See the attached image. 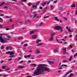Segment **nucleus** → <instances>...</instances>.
Returning <instances> with one entry per match:
<instances>
[{
	"label": "nucleus",
	"instance_id": "nucleus-45",
	"mask_svg": "<svg viewBox=\"0 0 77 77\" xmlns=\"http://www.w3.org/2000/svg\"><path fill=\"white\" fill-rule=\"evenodd\" d=\"M67 61L66 60H63V62L64 63V62H67Z\"/></svg>",
	"mask_w": 77,
	"mask_h": 77
},
{
	"label": "nucleus",
	"instance_id": "nucleus-8",
	"mask_svg": "<svg viewBox=\"0 0 77 77\" xmlns=\"http://www.w3.org/2000/svg\"><path fill=\"white\" fill-rule=\"evenodd\" d=\"M72 8H75V4H73V5H71Z\"/></svg>",
	"mask_w": 77,
	"mask_h": 77
},
{
	"label": "nucleus",
	"instance_id": "nucleus-16",
	"mask_svg": "<svg viewBox=\"0 0 77 77\" xmlns=\"http://www.w3.org/2000/svg\"><path fill=\"white\" fill-rule=\"evenodd\" d=\"M46 3H47L46 2H44V3H42V6H45V5H46Z\"/></svg>",
	"mask_w": 77,
	"mask_h": 77
},
{
	"label": "nucleus",
	"instance_id": "nucleus-33",
	"mask_svg": "<svg viewBox=\"0 0 77 77\" xmlns=\"http://www.w3.org/2000/svg\"><path fill=\"white\" fill-rule=\"evenodd\" d=\"M58 51V49H55L54 50V52H57Z\"/></svg>",
	"mask_w": 77,
	"mask_h": 77
},
{
	"label": "nucleus",
	"instance_id": "nucleus-18",
	"mask_svg": "<svg viewBox=\"0 0 77 77\" xmlns=\"http://www.w3.org/2000/svg\"><path fill=\"white\" fill-rule=\"evenodd\" d=\"M55 20H56L57 21H60L58 19V18L57 17H55Z\"/></svg>",
	"mask_w": 77,
	"mask_h": 77
},
{
	"label": "nucleus",
	"instance_id": "nucleus-31",
	"mask_svg": "<svg viewBox=\"0 0 77 77\" xmlns=\"http://www.w3.org/2000/svg\"><path fill=\"white\" fill-rule=\"evenodd\" d=\"M57 37H56V41H57V42H58V43H60V42H59V41L58 40V39H57Z\"/></svg>",
	"mask_w": 77,
	"mask_h": 77
},
{
	"label": "nucleus",
	"instance_id": "nucleus-24",
	"mask_svg": "<svg viewBox=\"0 0 77 77\" xmlns=\"http://www.w3.org/2000/svg\"><path fill=\"white\" fill-rule=\"evenodd\" d=\"M48 63H54V62H52V61H48Z\"/></svg>",
	"mask_w": 77,
	"mask_h": 77
},
{
	"label": "nucleus",
	"instance_id": "nucleus-57",
	"mask_svg": "<svg viewBox=\"0 0 77 77\" xmlns=\"http://www.w3.org/2000/svg\"><path fill=\"white\" fill-rule=\"evenodd\" d=\"M72 72V71L71 70L69 72H68L69 73H70V72Z\"/></svg>",
	"mask_w": 77,
	"mask_h": 77
},
{
	"label": "nucleus",
	"instance_id": "nucleus-30",
	"mask_svg": "<svg viewBox=\"0 0 77 77\" xmlns=\"http://www.w3.org/2000/svg\"><path fill=\"white\" fill-rule=\"evenodd\" d=\"M27 1V0H22L21 2H26Z\"/></svg>",
	"mask_w": 77,
	"mask_h": 77
},
{
	"label": "nucleus",
	"instance_id": "nucleus-50",
	"mask_svg": "<svg viewBox=\"0 0 77 77\" xmlns=\"http://www.w3.org/2000/svg\"><path fill=\"white\" fill-rule=\"evenodd\" d=\"M31 56V55H27V57H30V56Z\"/></svg>",
	"mask_w": 77,
	"mask_h": 77
},
{
	"label": "nucleus",
	"instance_id": "nucleus-34",
	"mask_svg": "<svg viewBox=\"0 0 77 77\" xmlns=\"http://www.w3.org/2000/svg\"><path fill=\"white\" fill-rule=\"evenodd\" d=\"M5 48L6 50H9V46H7Z\"/></svg>",
	"mask_w": 77,
	"mask_h": 77
},
{
	"label": "nucleus",
	"instance_id": "nucleus-38",
	"mask_svg": "<svg viewBox=\"0 0 77 77\" xmlns=\"http://www.w3.org/2000/svg\"><path fill=\"white\" fill-rule=\"evenodd\" d=\"M42 23H40L39 24V27H41V26H42Z\"/></svg>",
	"mask_w": 77,
	"mask_h": 77
},
{
	"label": "nucleus",
	"instance_id": "nucleus-63",
	"mask_svg": "<svg viewBox=\"0 0 77 77\" xmlns=\"http://www.w3.org/2000/svg\"><path fill=\"white\" fill-rule=\"evenodd\" d=\"M24 57L25 58H26V57H27V56H26V55H24Z\"/></svg>",
	"mask_w": 77,
	"mask_h": 77
},
{
	"label": "nucleus",
	"instance_id": "nucleus-22",
	"mask_svg": "<svg viewBox=\"0 0 77 77\" xmlns=\"http://www.w3.org/2000/svg\"><path fill=\"white\" fill-rule=\"evenodd\" d=\"M5 2H3L0 5V6H2V5H4L5 4Z\"/></svg>",
	"mask_w": 77,
	"mask_h": 77
},
{
	"label": "nucleus",
	"instance_id": "nucleus-3",
	"mask_svg": "<svg viewBox=\"0 0 77 77\" xmlns=\"http://www.w3.org/2000/svg\"><path fill=\"white\" fill-rule=\"evenodd\" d=\"M1 36H0V40L1 42H5V41L3 40V38H2V35H7L6 34H1L0 35Z\"/></svg>",
	"mask_w": 77,
	"mask_h": 77
},
{
	"label": "nucleus",
	"instance_id": "nucleus-48",
	"mask_svg": "<svg viewBox=\"0 0 77 77\" xmlns=\"http://www.w3.org/2000/svg\"><path fill=\"white\" fill-rule=\"evenodd\" d=\"M69 37L70 38H71V37H72V35H71V33H69Z\"/></svg>",
	"mask_w": 77,
	"mask_h": 77
},
{
	"label": "nucleus",
	"instance_id": "nucleus-10",
	"mask_svg": "<svg viewBox=\"0 0 77 77\" xmlns=\"http://www.w3.org/2000/svg\"><path fill=\"white\" fill-rule=\"evenodd\" d=\"M18 68H24V66H18Z\"/></svg>",
	"mask_w": 77,
	"mask_h": 77
},
{
	"label": "nucleus",
	"instance_id": "nucleus-41",
	"mask_svg": "<svg viewBox=\"0 0 77 77\" xmlns=\"http://www.w3.org/2000/svg\"><path fill=\"white\" fill-rule=\"evenodd\" d=\"M57 2V0L53 2L54 3H56Z\"/></svg>",
	"mask_w": 77,
	"mask_h": 77
},
{
	"label": "nucleus",
	"instance_id": "nucleus-39",
	"mask_svg": "<svg viewBox=\"0 0 77 77\" xmlns=\"http://www.w3.org/2000/svg\"><path fill=\"white\" fill-rule=\"evenodd\" d=\"M69 11H67V15L68 16V15H69Z\"/></svg>",
	"mask_w": 77,
	"mask_h": 77
},
{
	"label": "nucleus",
	"instance_id": "nucleus-13",
	"mask_svg": "<svg viewBox=\"0 0 77 77\" xmlns=\"http://www.w3.org/2000/svg\"><path fill=\"white\" fill-rule=\"evenodd\" d=\"M23 39V38L22 37H19L18 38V40H21V39Z\"/></svg>",
	"mask_w": 77,
	"mask_h": 77
},
{
	"label": "nucleus",
	"instance_id": "nucleus-36",
	"mask_svg": "<svg viewBox=\"0 0 77 77\" xmlns=\"http://www.w3.org/2000/svg\"><path fill=\"white\" fill-rule=\"evenodd\" d=\"M27 5L28 6H31V4L30 3H28Z\"/></svg>",
	"mask_w": 77,
	"mask_h": 77
},
{
	"label": "nucleus",
	"instance_id": "nucleus-25",
	"mask_svg": "<svg viewBox=\"0 0 77 77\" xmlns=\"http://www.w3.org/2000/svg\"><path fill=\"white\" fill-rule=\"evenodd\" d=\"M37 16V14H35V15H34V16L32 17V18H35Z\"/></svg>",
	"mask_w": 77,
	"mask_h": 77
},
{
	"label": "nucleus",
	"instance_id": "nucleus-27",
	"mask_svg": "<svg viewBox=\"0 0 77 77\" xmlns=\"http://www.w3.org/2000/svg\"><path fill=\"white\" fill-rule=\"evenodd\" d=\"M0 21L1 22H3V20L1 17H0Z\"/></svg>",
	"mask_w": 77,
	"mask_h": 77
},
{
	"label": "nucleus",
	"instance_id": "nucleus-47",
	"mask_svg": "<svg viewBox=\"0 0 77 77\" xmlns=\"http://www.w3.org/2000/svg\"><path fill=\"white\" fill-rule=\"evenodd\" d=\"M24 46H25V47H26V46H27V44H24Z\"/></svg>",
	"mask_w": 77,
	"mask_h": 77
},
{
	"label": "nucleus",
	"instance_id": "nucleus-52",
	"mask_svg": "<svg viewBox=\"0 0 77 77\" xmlns=\"http://www.w3.org/2000/svg\"><path fill=\"white\" fill-rule=\"evenodd\" d=\"M4 8H5V9H8V7L6 6H5L4 7Z\"/></svg>",
	"mask_w": 77,
	"mask_h": 77
},
{
	"label": "nucleus",
	"instance_id": "nucleus-64",
	"mask_svg": "<svg viewBox=\"0 0 77 77\" xmlns=\"http://www.w3.org/2000/svg\"><path fill=\"white\" fill-rule=\"evenodd\" d=\"M27 77H32V75L28 76Z\"/></svg>",
	"mask_w": 77,
	"mask_h": 77
},
{
	"label": "nucleus",
	"instance_id": "nucleus-7",
	"mask_svg": "<svg viewBox=\"0 0 77 77\" xmlns=\"http://www.w3.org/2000/svg\"><path fill=\"white\" fill-rule=\"evenodd\" d=\"M36 8H37V5H32L31 8H34V9H35Z\"/></svg>",
	"mask_w": 77,
	"mask_h": 77
},
{
	"label": "nucleus",
	"instance_id": "nucleus-4",
	"mask_svg": "<svg viewBox=\"0 0 77 77\" xmlns=\"http://www.w3.org/2000/svg\"><path fill=\"white\" fill-rule=\"evenodd\" d=\"M6 54H10V55H14V52L11 51H8L6 52Z\"/></svg>",
	"mask_w": 77,
	"mask_h": 77
},
{
	"label": "nucleus",
	"instance_id": "nucleus-35",
	"mask_svg": "<svg viewBox=\"0 0 77 77\" xmlns=\"http://www.w3.org/2000/svg\"><path fill=\"white\" fill-rule=\"evenodd\" d=\"M50 2H51V0H50L47 3V4L48 5L50 3Z\"/></svg>",
	"mask_w": 77,
	"mask_h": 77
},
{
	"label": "nucleus",
	"instance_id": "nucleus-23",
	"mask_svg": "<svg viewBox=\"0 0 77 77\" xmlns=\"http://www.w3.org/2000/svg\"><path fill=\"white\" fill-rule=\"evenodd\" d=\"M6 70H7V71H9V69H9V67L6 66V68L5 69Z\"/></svg>",
	"mask_w": 77,
	"mask_h": 77
},
{
	"label": "nucleus",
	"instance_id": "nucleus-37",
	"mask_svg": "<svg viewBox=\"0 0 77 77\" xmlns=\"http://www.w3.org/2000/svg\"><path fill=\"white\" fill-rule=\"evenodd\" d=\"M8 48L10 50H12V47H11V46H8Z\"/></svg>",
	"mask_w": 77,
	"mask_h": 77
},
{
	"label": "nucleus",
	"instance_id": "nucleus-54",
	"mask_svg": "<svg viewBox=\"0 0 77 77\" xmlns=\"http://www.w3.org/2000/svg\"><path fill=\"white\" fill-rule=\"evenodd\" d=\"M2 25H0V29H2Z\"/></svg>",
	"mask_w": 77,
	"mask_h": 77
},
{
	"label": "nucleus",
	"instance_id": "nucleus-56",
	"mask_svg": "<svg viewBox=\"0 0 77 77\" xmlns=\"http://www.w3.org/2000/svg\"><path fill=\"white\" fill-rule=\"evenodd\" d=\"M32 51V50H30L28 51V52H29V53H31Z\"/></svg>",
	"mask_w": 77,
	"mask_h": 77
},
{
	"label": "nucleus",
	"instance_id": "nucleus-53",
	"mask_svg": "<svg viewBox=\"0 0 77 77\" xmlns=\"http://www.w3.org/2000/svg\"><path fill=\"white\" fill-rule=\"evenodd\" d=\"M23 60L21 61H20V63H23Z\"/></svg>",
	"mask_w": 77,
	"mask_h": 77
},
{
	"label": "nucleus",
	"instance_id": "nucleus-42",
	"mask_svg": "<svg viewBox=\"0 0 77 77\" xmlns=\"http://www.w3.org/2000/svg\"><path fill=\"white\" fill-rule=\"evenodd\" d=\"M75 14L76 15H77V9H76V11L75 12Z\"/></svg>",
	"mask_w": 77,
	"mask_h": 77
},
{
	"label": "nucleus",
	"instance_id": "nucleus-55",
	"mask_svg": "<svg viewBox=\"0 0 77 77\" xmlns=\"http://www.w3.org/2000/svg\"><path fill=\"white\" fill-rule=\"evenodd\" d=\"M2 53H3V51H0V54H2Z\"/></svg>",
	"mask_w": 77,
	"mask_h": 77
},
{
	"label": "nucleus",
	"instance_id": "nucleus-46",
	"mask_svg": "<svg viewBox=\"0 0 77 77\" xmlns=\"http://www.w3.org/2000/svg\"><path fill=\"white\" fill-rule=\"evenodd\" d=\"M74 57H75V56H77V53H76L74 55Z\"/></svg>",
	"mask_w": 77,
	"mask_h": 77
},
{
	"label": "nucleus",
	"instance_id": "nucleus-62",
	"mask_svg": "<svg viewBox=\"0 0 77 77\" xmlns=\"http://www.w3.org/2000/svg\"><path fill=\"white\" fill-rule=\"evenodd\" d=\"M13 56H14V55L13 56V55H11V56H10V57H11V58H12V57H13Z\"/></svg>",
	"mask_w": 77,
	"mask_h": 77
},
{
	"label": "nucleus",
	"instance_id": "nucleus-11",
	"mask_svg": "<svg viewBox=\"0 0 77 77\" xmlns=\"http://www.w3.org/2000/svg\"><path fill=\"white\" fill-rule=\"evenodd\" d=\"M72 56L71 55L70 56L69 58V61H71V60H72Z\"/></svg>",
	"mask_w": 77,
	"mask_h": 77
},
{
	"label": "nucleus",
	"instance_id": "nucleus-17",
	"mask_svg": "<svg viewBox=\"0 0 77 77\" xmlns=\"http://www.w3.org/2000/svg\"><path fill=\"white\" fill-rule=\"evenodd\" d=\"M2 69H6V66H2Z\"/></svg>",
	"mask_w": 77,
	"mask_h": 77
},
{
	"label": "nucleus",
	"instance_id": "nucleus-51",
	"mask_svg": "<svg viewBox=\"0 0 77 77\" xmlns=\"http://www.w3.org/2000/svg\"><path fill=\"white\" fill-rule=\"evenodd\" d=\"M39 9H42V6L40 7L39 8Z\"/></svg>",
	"mask_w": 77,
	"mask_h": 77
},
{
	"label": "nucleus",
	"instance_id": "nucleus-44",
	"mask_svg": "<svg viewBox=\"0 0 77 77\" xmlns=\"http://www.w3.org/2000/svg\"><path fill=\"white\" fill-rule=\"evenodd\" d=\"M48 17H49V16H48L45 17L44 19H45V18H48Z\"/></svg>",
	"mask_w": 77,
	"mask_h": 77
},
{
	"label": "nucleus",
	"instance_id": "nucleus-61",
	"mask_svg": "<svg viewBox=\"0 0 77 77\" xmlns=\"http://www.w3.org/2000/svg\"><path fill=\"white\" fill-rule=\"evenodd\" d=\"M12 60V58H10L8 59V60L9 61H10Z\"/></svg>",
	"mask_w": 77,
	"mask_h": 77
},
{
	"label": "nucleus",
	"instance_id": "nucleus-15",
	"mask_svg": "<svg viewBox=\"0 0 77 77\" xmlns=\"http://www.w3.org/2000/svg\"><path fill=\"white\" fill-rule=\"evenodd\" d=\"M60 32H62L63 31V30L62 29V27H61L60 26Z\"/></svg>",
	"mask_w": 77,
	"mask_h": 77
},
{
	"label": "nucleus",
	"instance_id": "nucleus-59",
	"mask_svg": "<svg viewBox=\"0 0 77 77\" xmlns=\"http://www.w3.org/2000/svg\"><path fill=\"white\" fill-rule=\"evenodd\" d=\"M64 19L66 21V20H67V19L66 17H64Z\"/></svg>",
	"mask_w": 77,
	"mask_h": 77
},
{
	"label": "nucleus",
	"instance_id": "nucleus-19",
	"mask_svg": "<svg viewBox=\"0 0 77 77\" xmlns=\"http://www.w3.org/2000/svg\"><path fill=\"white\" fill-rule=\"evenodd\" d=\"M54 33L52 34L51 35V37L52 38H53V36H54Z\"/></svg>",
	"mask_w": 77,
	"mask_h": 77
},
{
	"label": "nucleus",
	"instance_id": "nucleus-21",
	"mask_svg": "<svg viewBox=\"0 0 77 77\" xmlns=\"http://www.w3.org/2000/svg\"><path fill=\"white\" fill-rule=\"evenodd\" d=\"M62 49L64 51H66V48H62Z\"/></svg>",
	"mask_w": 77,
	"mask_h": 77
},
{
	"label": "nucleus",
	"instance_id": "nucleus-60",
	"mask_svg": "<svg viewBox=\"0 0 77 77\" xmlns=\"http://www.w3.org/2000/svg\"><path fill=\"white\" fill-rule=\"evenodd\" d=\"M71 68H72V69H73V68H74V66H72L71 67Z\"/></svg>",
	"mask_w": 77,
	"mask_h": 77
},
{
	"label": "nucleus",
	"instance_id": "nucleus-43",
	"mask_svg": "<svg viewBox=\"0 0 77 77\" xmlns=\"http://www.w3.org/2000/svg\"><path fill=\"white\" fill-rule=\"evenodd\" d=\"M66 66L67 65L65 64H62V65H61V66Z\"/></svg>",
	"mask_w": 77,
	"mask_h": 77
},
{
	"label": "nucleus",
	"instance_id": "nucleus-28",
	"mask_svg": "<svg viewBox=\"0 0 77 77\" xmlns=\"http://www.w3.org/2000/svg\"><path fill=\"white\" fill-rule=\"evenodd\" d=\"M34 32H35L34 31H32L30 32V35H32V34H33V33H34Z\"/></svg>",
	"mask_w": 77,
	"mask_h": 77
},
{
	"label": "nucleus",
	"instance_id": "nucleus-49",
	"mask_svg": "<svg viewBox=\"0 0 77 77\" xmlns=\"http://www.w3.org/2000/svg\"><path fill=\"white\" fill-rule=\"evenodd\" d=\"M5 16V14H2L1 15V17H4Z\"/></svg>",
	"mask_w": 77,
	"mask_h": 77
},
{
	"label": "nucleus",
	"instance_id": "nucleus-12",
	"mask_svg": "<svg viewBox=\"0 0 77 77\" xmlns=\"http://www.w3.org/2000/svg\"><path fill=\"white\" fill-rule=\"evenodd\" d=\"M8 38H6L5 39V40H6L7 41L8 40H9L10 39H11V37L10 36H8Z\"/></svg>",
	"mask_w": 77,
	"mask_h": 77
},
{
	"label": "nucleus",
	"instance_id": "nucleus-9",
	"mask_svg": "<svg viewBox=\"0 0 77 77\" xmlns=\"http://www.w3.org/2000/svg\"><path fill=\"white\" fill-rule=\"evenodd\" d=\"M53 40V37H50V38L49 39V40L50 41H52Z\"/></svg>",
	"mask_w": 77,
	"mask_h": 77
},
{
	"label": "nucleus",
	"instance_id": "nucleus-29",
	"mask_svg": "<svg viewBox=\"0 0 77 77\" xmlns=\"http://www.w3.org/2000/svg\"><path fill=\"white\" fill-rule=\"evenodd\" d=\"M5 18H11V17H9V16H5Z\"/></svg>",
	"mask_w": 77,
	"mask_h": 77
},
{
	"label": "nucleus",
	"instance_id": "nucleus-6",
	"mask_svg": "<svg viewBox=\"0 0 77 77\" xmlns=\"http://www.w3.org/2000/svg\"><path fill=\"white\" fill-rule=\"evenodd\" d=\"M37 37V35H34L32 36V39H36Z\"/></svg>",
	"mask_w": 77,
	"mask_h": 77
},
{
	"label": "nucleus",
	"instance_id": "nucleus-5",
	"mask_svg": "<svg viewBox=\"0 0 77 77\" xmlns=\"http://www.w3.org/2000/svg\"><path fill=\"white\" fill-rule=\"evenodd\" d=\"M60 26H56L54 27V29H55V30H60Z\"/></svg>",
	"mask_w": 77,
	"mask_h": 77
},
{
	"label": "nucleus",
	"instance_id": "nucleus-58",
	"mask_svg": "<svg viewBox=\"0 0 77 77\" xmlns=\"http://www.w3.org/2000/svg\"><path fill=\"white\" fill-rule=\"evenodd\" d=\"M75 39L77 41V35H76V38H75Z\"/></svg>",
	"mask_w": 77,
	"mask_h": 77
},
{
	"label": "nucleus",
	"instance_id": "nucleus-1",
	"mask_svg": "<svg viewBox=\"0 0 77 77\" xmlns=\"http://www.w3.org/2000/svg\"><path fill=\"white\" fill-rule=\"evenodd\" d=\"M42 71H50V69L45 64H40L35 70L33 75H38L41 74Z\"/></svg>",
	"mask_w": 77,
	"mask_h": 77
},
{
	"label": "nucleus",
	"instance_id": "nucleus-26",
	"mask_svg": "<svg viewBox=\"0 0 77 77\" xmlns=\"http://www.w3.org/2000/svg\"><path fill=\"white\" fill-rule=\"evenodd\" d=\"M1 47V50H2L4 48H5V47L3 45Z\"/></svg>",
	"mask_w": 77,
	"mask_h": 77
},
{
	"label": "nucleus",
	"instance_id": "nucleus-40",
	"mask_svg": "<svg viewBox=\"0 0 77 77\" xmlns=\"http://www.w3.org/2000/svg\"><path fill=\"white\" fill-rule=\"evenodd\" d=\"M68 32H69V33H71V29H70V28H69L68 29Z\"/></svg>",
	"mask_w": 77,
	"mask_h": 77
},
{
	"label": "nucleus",
	"instance_id": "nucleus-32",
	"mask_svg": "<svg viewBox=\"0 0 77 77\" xmlns=\"http://www.w3.org/2000/svg\"><path fill=\"white\" fill-rule=\"evenodd\" d=\"M40 2H41V1H38L37 3L36 4V5H39V3H40Z\"/></svg>",
	"mask_w": 77,
	"mask_h": 77
},
{
	"label": "nucleus",
	"instance_id": "nucleus-20",
	"mask_svg": "<svg viewBox=\"0 0 77 77\" xmlns=\"http://www.w3.org/2000/svg\"><path fill=\"white\" fill-rule=\"evenodd\" d=\"M32 66H33L34 67H35V66H36V64L33 63L32 64Z\"/></svg>",
	"mask_w": 77,
	"mask_h": 77
},
{
	"label": "nucleus",
	"instance_id": "nucleus-14",
	"mask_svg": "<svg viewBox=\"0 0 77 77\" xmlns=\"http://www.w3.org/2000/svg\"><path fill=\"white\" fill-rule=\"evenodd\" d=\"M35 53H40V51L38 50H37L35 51Z\"/></svg>",
	"mask_w": 77,
	"mask_h": 77
},
{
	"label": "nucleus",
	"instance_id": "nucleus-2",
	"mask_svg": "<svg viewBox=\"0 0 77 77\" xmlns=\"http://www.w3.org/2000/svg\"><path fill=\"white\" fill-rule=\"evenodd\" d=\"M41 41H42L41 40L39 39H38L37 40L35 43V44H36V45L37 47H38L40 45H42V43H39V42H41Z\"/></svg>",
	"mask_w": 77,
	"mask_h": 77
}]
</instances>
